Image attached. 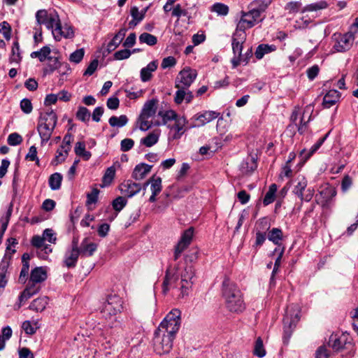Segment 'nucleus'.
I'll return each instance as SVG.
<instances>
[{"label": "nucleus", "instance_id": "nucleus-45", "mask_svg": "<svg viewBox=\"0 0 358 358\" xmlns=\"http://www.w3.org/2000/svg\"><path fill=\"white\" fill-rule=\"evenodd\" d=\"M210 10L216 13L218 15L225 16L229 13V7L222 3H215L212 6Z\"/></svg>", "mask_w": 358, "mask_h": 358}, {"label": "nucleus", "instance_id": "nucleus-53", "mask_svg": "<svg viewBox=\"0 0 358 358\" xmlns=\"http://www.w3.org/2000/svg\"><path fill=\"white\" fill-rule=\"evenodd\" d=\"M84 54L85 51L83 48L78 49L70 55L69 60L71 62L78 64L82 61Z\"/></svg>", "mask_w": 358, "mask_h": 358}, {"label": "nucleus", "instance_id": "nucleus-26", "mask_svg": "<svg viewBox=\"0 0 358 358\" xmlns=\"http://www.w3.org/2000/svg\"><path fill=\"white\" fill-rule=\"evenodd\" d=\"M158 66L157 61L150 62L145 67L141 70V79L143 82L149 81L152 75V72L155 71Z\"/></svg>", "mask_w": 358, "mask_h": 358}, {"label": "nucleus", "instance_id": "nucleus-39", "mask_svg": "<svg viewBox=\"0 0 358 358\" xmlns=\"http://www.w3.org/2000/svg\"><path fill=\"white\" fill-rule=\"evenodd\" d=\"M11 52L12 55L9 58L10 63H20L22 59V57L20 55V45L17 41L13 42Z\"/></svg>", "mask_w": 358, "mask_h": 358}, {"label": "nucleus", "instance_id": "nucleus-13", "mask_svg": "<svg viewBox=\"0 0 358 358\" xmlns=\"http://www.w3.org/2000/svg\"><path fill=\"white\" fill-rule=\"evenodd\" d=\"M52 34L54 38L57 41H59L62 37L71 38L74 36V31L72 27L67 25L62 27L60 21L57 24L56 27L52 29Z\"/></svg>", "mask_w": 358, "mask_h": 358}, {"label": "nucleus", "instance_id": "nucleus-14", "mask_svg": "<svg viewBox=\"0 0 358 358\" xmlns=\"http://www.w3.org/2000/svg\"><path fill=\"white\" fill-rule=\"evenodd\" d=\"M120 189L122 194L128 197H132L141 190V185L131 180H127L120 185Z\"/></svg>", "mask_w": 358, "mask_h": 358}, {"label": "nucleus", "instance_id": "nucleus-49", "mask_svg": "<svg viewBox=\"0 0 358 358\" xmlns=\"http://www.w3.org/2000/svg\"><path fill=\"white\" fill-rule=\"evenodd\" d=\"M76 116L78 120L85 122L90 120V113L87 108L84 106H80Z\"/></svg>", "mask_w": 358, "mask_h": 358}, {"label": "nucleus", "instance_id": "nucleus-4", "mask_svg": "<svg viewBox=\"0 0 358 358\" xmlns=\"http://www.w3.org/2000/svg\"><path fill=\"white\" fill-rule=\"evenodd\" d=\"M175 338L173 336L155 330L152 339V346L155 353L159 355L169 354L173 348Z\"/></svg>", "mask_w": 358, "mask_h": 358}, {"label": "nucleus", "instance_id": "nucleus-50", "mask_svg": "<svg viewBox=\"0 0 358 358\" xmlns=\"http://www.w3.org/2000/svg\"><path fill=\"white\" fill-rule=\"evenodd\" d=\"M321 147V145L318 143H315L308 152L306 153V149L302 150L300 152V157L302 158V159L306 162Z\"/></svg>", "mask_w": 358, "mask_h": 358}, {"label": "nucleus", "instance_id": "nucleus-42", "mask_svg": "<svg viewBox=\"0 0 358 358\" xmlns=\"http://www.w3.org/2000/svg\"><path fill=\"white\" fill-rule=\"evenodd\" d=\"M139 41L141 43H146L148 45L152 46L157 44V38L152 34L144 32L140 35Z\"/></svg>", "mask_w": 358, "mask_h": 358}, {"label": "nucleus", "instance_id": "nucleus-10", "mask_svg": "<svg viewBox=\"0 0 358 358\" xmlns=\"http://www.w3.org/2000/svg\"><path fill=\"white\" fill-rule=\"evenodd\" d=\"M36 19L38 26L44 24L47 29L52 31L60 20L57 14H48L45 10H38L36 13Z\"/></svg>", "mask_w": 358, "mask_h": 358}, {"label": "nucleus", "instance_id": "nucleus-17", "mask_svg": "<svg viewBox=\"0 0 358 358\" xmlns=\"http://www.w3.org/2000/svg\"><path fill=\"white\" fill-rule=\"evenodd\" d=\"M178 280V275L176 271L168 268L166 271L165 277L162 283V292L166 294L169 290V285L175 284Z\"/></svg>", "mask_w": 358, "mask_h": 358}, {"label": "nucleus", "instance_id": "nucleus-57", "mask_svg": "<svg viewBox=\"0 0 358 358\" xmlns=\"http://www.w3.org/2000/svg\"><path fill=\"white\" fill-rule=\"evenodd\" d=\"M7 141L10 145L15 146L22 142V138L17 133H12L8 136Z\"/></svg>", "mask_w": 358, "mask_h": 358}, {"label": "nucleus", "instance_id": "nucleus-9", "mask_svg": "<svg viewBox=\"0 0 358 358\" xmlns=\"http://www.w3.org/2000/svg\"><path fill=\"white\" fill-rule=\"evenodd\" d=\"M197 76L196 71L189 67H185L180 71L175 82L176 88H189Z\"/></svg>", "mask_w": 358, "mask_h": 358}, {"label": "nucleus", "instance_id": "nucleus-19", "mask_svg": "<svg viewBox=\"0 0 358 358\" xmlns=\"http://www.w3.org/2000/svg\"><path fill=\"white\" fill-rule=\"evenodd\" d=\"M152 168V165L141 163L135 166L132 173V178L136 180H141L150 172Z\"/></svg>", "mask_w": 358, "mask_h": 358}, {"label": "nucleus", "instance_id": "nucleus-21", "mask_svg": "<svg viewBox=\"0 0 358 358\" xmlns=\"http://www.w3.org/2000/svg\"><path fill=\"white\" fill-rule=\"evenodd\" d=\"M341 93L336 90H329L324 96L322 105L324 108H329L335 105L340 99Z\"/></svg>", "mask_w": 358, "mask_h": 358}, {"label": "nucleus", "instance_id": "nucleus-28", "mask_svg": "<svg viewBox=\"0 0 358 358\" xmlns=\"http://www.w3.org/2000/svg\"><path fill=\"white\" fill-rule=\"evenodd\" d=\"M48 303V298L47 296L38 297L31 303L29 309L36 312H42L45 309Z\"/></svg>", "mask_w": 358, "mask_h": 358}, {"label": "nucleus", "instance_id": "nucleus-47", "mask_svg": "<svg viewBox=\"0 0 358 358\" xmlns=\"http://www.w3.org/2000/svg\"><path fill=\"white\" fill-rule=\"evenodd\" d=\"M253 353L259 357H263L266 355V350L264 348L263 341L260 337H258L255 341Z\"/></svg>", "mask_w": 358, "mask_h": 358}, {"label": "nucleus", "instance_id": "nucleus-51", "mask_svg": "<svg viewBox=\"0 0 358 358\" xmlns=\"http://www.w3.org/2000/svg\"><path fill=\"white\" fill-rule=\"evenodd\" d=\"M266 238V234L265 232L257 231L255 236V242L252 245V248L255 250V253L257 252L258 248L262 246Z\"/></svg>", "mask_w": 358, "mask_h": 358}, {"label": "nucleus", "instance_id": "nucleus-23", "mask_svg": "<svg viewBox=\"0 0 358 358\" xmlns=\"http://www.w3.org/2000/svg\"><path fill=\"white\" fill-rule=\"evenodd\" d=\"M187 123L186 118L184 116H180L176 121L173 125H168V127L172 130H174L176 132L173 134V138L174 139L180 138L182 135L184 134L185 130L184 127Z\"/></svg>", "mask_w": 358, "mask_h": 358}, {"label": "nucleus", "instance_id": "nucleus-8", "mask_svg": "<svg viewBox=\"0 0 358 358\" xmlns=\"http://www.w3.org/2000/svg\"><path fill=\"white\" fill-rule=\"evenodd\" d=\"M335 42L333 48L336 52H344L349 50L353 44L355 37L352 31L344 34H334Z\"/></svg>", "mask_w": 358, "mask_h": 358}, {"label": "nucleus", "instance_id": "nucleus-27", "mask_svg": "<svg viewBox=\"0 0 358 358\" xmlns=\"http://www.w3.org/2000/svg\"><path fill=\"white\" fill-rule=\"evenodd\" d=\"M283 238L282 231L279 228H273L268 233V239L281 248V241Z\"/></svg>", "mask_w": 358, "mask_h": 358}, {"label": "nucleus", "instance_id": "nucleus-5", "mask_svg": "<svg viewBox=\"0 0 358 358\" xmlns=\"http://www.w3.org/2000/svg\"><path fill=\"white\" fill-rule=\"evenodd\" d=\"M122 303V300L119 296L116 294L108 296L101 310L103 317L106 320L112 319L113 317L115 318V315L123 308Z\"/></svg>", "mask_w": 358, "mask_h": 358}, {"label": "nucleus", "instance_id": "nucleus-44", "mask_svg": "<svg viewBox=\"0 0 358 358\" xmlns=\"http://www.w3.org/2000/svg\"><path fill=\"white\" fill-rule=\"evenodd\" d=\"M308 182L307 180L303 177L301 178L297 185H296L293 189V193L296 195L299 198L302 196L303 192L305 191L307 187Z\"/></svg>", "mask_w": 358, "mask_h": 358}, {"label": "nucleus", "instance_id": "nucleus-22", "mask_svg": "<svg viewBox=\"0 0 358 358\" xmlns=\"http://www.w3.org/2000/svg\"><path fill=\"white\" fill-rule=\"evenodd\" d=\"M41 289L40 285H31L29 283L27 284L26 288L23 290V292L20 294L19 296L20 305L19 307L21 306V303L24 301H26L29 298H31L34 294H37Z\"/></svg>", "mask_w": 358, "mask_h": 358}, {"label": "nucleus", "instance_id": "nucleus-58", "mask_svg": "<svg viewBox=\"0 0 358 358\" xmlns=\"http://www.w3.org/2000/svg\"><path fill=\"white\" fill-rule=\"evenodd\" d=\"M131 55V50L125 48L115 52L113 57L115 60H122L128 59Z\"/></svg>", "mask_w": 358, "mask_h": 358}, {"label": "nucleus", "instance_id": "nucleus-36", "mask_svg": "<svg viewBox=\"0 0 358 358\" xmlns=\"http://www.w3.org/2000/svg\"><path fill=\"white\" fill-rule=\"evenodd\" d=\"M158 115L162 118V124L166 125L169 121H176L178 117V114L173 110H169L166 111H159Z\"/></svg>", "mask_w": 358, "mask_h": 358}, {"label": "nucleus", "instance_id": "nucleus-61", "mask_svg": "<svg viewBox=\"0 0 358 358\" xmlns=\"http://www.w3.org/2000/svg\"><path fill=\"white\" fill-rule=\"evenodd\" d=\"M43 238L44 241L48 240L51 243H55L57 241L56 234L52 229H45L43 233Z\"/></svg>", "mask_w": 358, "mask_h": 358}, {"label": "nucleus", "instance_id": "nucleus-64", "mask_svg": "<svg viewBox=\"0 0 358 358\" xmlns=\"http://www.w3.org/2000/svg\"><path fill=\"white\" fill-rule=\"evenodd\" d=\"M351 317L352 319V325L353 329L358 334V306L354 309L351 313Z\"/></svg>", "mask_w": 358, "mask_h": 358}, {"label": "nucleus", "instance_id": "nucleus-43", "mask_svg": "<svg viewBox=\"0 0 358 358\" xmlns=\"http://www.w3.org/2000/svg\"><path fill=\"white\" fill-rule=\"evenodd\" d=\"M257 162L254 158H250V162L244 161L241 164V169L243 173H249L253 171L257 168Z\"/></svg>", "mask_w": 358, "mask_h": 358}, {"label": "nucleus", "instance_id": "nucleus-40", "mask_svg": "<svg viewBox=\"0 0 358 358\" xmlns=\"http://www.w3.org/2000/svg\"><path fill=\"white\" fill-rule=\"evenodd\" d=\"M276 191L277 185L275 184H272L269 186L268 191L266 193V195L263 200L264 206H268V204L274 201Z\"/></svg>", "mask_w": 358, "mask_h": 358}, {"label": "nucleus", "instance_id": "nucleus-54", "mask_svg": "<svg viewBox=\"0 0 358 358\" xmlns=\"http://www.w3.org/2000/svg\"><path fill=\"white\" fill-rule=\"evenodd\" d=\"M257 231L266 232L270 229V222L268 217H262L257 222Z\"/></svg>", "mask_w": 358, "mask_h": 358}, {"label": "nucleus", "instance_id": "nucleus-46", "mask_svg": "<svg viewBox=\"0 0 358 358\" xmlns=\"http://www.w3.org/2000/svg\"><path fill=\"white\" fill-rule=\"evenodd\" d=\"M162 178L160 177L155 178L153 176L150 178V189L155 194H158L162 191Z\"/></svg>", "mask_w": 358, "mask_h": 358}, {"label": "nucleus", "instance_id": "nucleus-12", "mask_svg": "<svg viewBox=\"0 0 358 358\" xmlns=\"http://www.w3.org/2000/svg\"><path fill=\"white\" fill-rule=\"evenodd\" d=\"M299 320V317L298 313L294 315L289 314L287 312L286 315L283 318V324H284V343H287L289 338L291 337L292 331L294 328L296 327L297 322Z\"/></svg>", "mask_w": 358, "mask_h": 358}, {"label": "nucleus", "instance_id": "nucleus-2", "mask_svg": "<svg viewBox=\"0 0 358 358\" xmlns=\"http://www.w3.org/2000/svg\"><path fill=\"white\" fill-rule=\"evenodd\" d=\"M57 122V116L52 110L41 114L37 130L42 144L50 140Z\"/></svg>", "mask_w": 358, "mask_h": 358}, {"label": "nucleus", "instance_id": "nucleus-34", "mask_svg": "<svg viewBox=\"0 0 358 358\" xmlns=\"http://www.w3.org/2000/svg\"><path fill=\"white\" fill-rule=\"evenodd\" d=\"M63 176L59 173L52 174L48 180V183L52 190H57L60 189Z\"/></svg>", "mask_w": 358, "mask_h": 358}, {"label": "nucleus", "instance_id": "nucleus-48", "mask_svg": "<svg viewBox=\"0 0 358 358\" xmlns=\"http://www.w3.org/2000/svg\"><path fill=\"white\" fill-rule=\"evenodd\" d=\"M149 118L150 117H144L141 115H139L137 123L139 124L138 127L140 130L145 131L152 127V122L149 121Z\"/></svg>", "mask_w": 358, "mask_h": 358}, {"label": "nucleus", "instance_id": "nucleus-35", "mask_svg": "<svg viewBox=\"0 0 358 358\" xmlns=\"http://www.w3.org/2000/svg\"><path fill=\"white\" fill-rule=\"evenodd\" d=\"M242 34H239V36L241 37V41H238L236 38L233 37L232 38V50L233 53L235 56H243L242 55V50H243V43L245 41V36H241Z\"/></svg>", "mask_w": 358, "mask_h": 358}, {"label": "nucleus", "instance_id": "nucleus-37", "mask_svg": "<svg viewBox=\"0 0 358 358\" xmlns=\"http://www.w3.org/2000/svg\"><path fill=\"white\" fill-rule=\"evenodd\" d=\"M115 169L114 166H110L108 167L102 178V185H101V187L108 186L111 184L113 180L115 178Z\"/></svg>", "mask_w": 358, "mask_h": 358}, {"label": "nucleus", "instance_id": "nucleus-55", "mask_svg": "<svg viewBox=\"0 0 358 358\" xmlns=\"http://www.w3.org/2000/svg\"><path fill=\"white\" fill-rule=\"evenodd\" d=\"M0 32L6 40H9L11 36V27L8 22L3 21L0 23Z\"/></svg>", "mask_w": 358, "mask_h": 358}, {"label": "nucleus", "instance_id": "nucleus-32", "mask_svg": "<svg viewBox=\"0 0 358 358\" xmlns=\"http://www.w3.org/2000/svg\"><path fill=\"white\" fill-rule=\"evenodd\" d=\"M275 252H278V255L275 260L274 266H273V271L271 273V283L274 281L275 274L278 271V269L280 266L281 259H282V257L285 252V247L282 246L281 248H276L273 250V253H275Z\"/></svg>", "mask_w": 358, "mask_h": 358}, {"label": "nucleus", "instance_id": "nucleus-60", "mask_svg": "<svg viewBox=\"0 0 358 358\" xmlns=\"http://www.w3.org/2000/svg\"><path fill=\"white\" fill-rule=\"evenodd\" d=\"M99 190L97 188H94L90 193L87 194V205L95 203L98 201V195Z\"/></svg>", "mask_w": 358, "mask_h": 358}, {"label": "nucleus", "instance_id": "nucleus-7", "mask_svg": "<svg viewBox=\"0 0 358 358\" xmlns=\"http://www.w3.org/2000/svg\"><path fill=\"white\" fill-rule=\"evenodd\" d=\"M80 255L78 239L73 238L71 247L65 252L63 259V266L68 268H75L77 265Z\"/></svg>", "mask_w": 358, "mask_h": 358}, {"label": "nucleus", "instance_id": "nucleus-41", "mask_svg": "<svg viewBox=\"0 0 358 358\" xmlns=\"http://www.w3.org/2000/svg\"><path fill=\"white\" fill-rule=\"evenodd\" d=\"M328 7V3L325 1H320L316 3H310L304 7L303 12H311V11H317L318 10H322L327 8Z\"/></svg>", "mask_w": 358, "mask_h": 358}, {"label": "nucleus", "instance_id": "nucleus-3", "mask_svg": "<svg viewBox=\"0 0 358 358\" xmlns=\"http://www.w3.org/2000/svg\"><path fill=\"white\" fill-rule=\"evenodd\" d=\"M180 310H172L161 322L156 330L176 337L180 327Z\"/></svg>", "mask_w": 358, "mask_h": 358}, {"label": "nucleus", "instance_id": "nucleus-29", "mask_svg": "<svg viewBox=\"0 0 358 358\" xmlns=\"http://www.w3.org/2000/svg\"><path fill=\"white\" fill-rule=\"evenodd\" d=\"M262 10H260L259 8H253L248 13H243V16L246 17H251V20H248V27L251 28L258 22V18L260 17Z\"/></svg>", "mask_w": 358, "mask_h": 358}, {"label": "nucleus", "instance_id": "nucleus-38", "mask_svg": "<svg viewBox=\"0 0 358 358\" xmlns=\"http://www.w3.org/2000/svg\"><path fill=\"white\" fill-rule=\"evenodd\" d=\"M108 122L113 127H122L128 122V118L125 115H122L119 117L112 116L109 118Z\"/></svg>", "mask_w": 358, "mask_h": 358}, {"label": "nucleus", "instance_id": "nucleus-15", "mask_svg": "<svg viewBox=\"0 0 358 358\" xmlns=\"http://www.w3.org/2000/svg\"><path fill=\"white\" fill-rule=\"evenodd\" d=\"M47 271L45 267H36L31 270L28 283L36 285L41 283L47 279Z\"/></svg>", "mask_w": 358, "mask_h": 358}, {"label": "nucleus", "instance_id": "nucleus-30", "mask_svg": "<svg viewBox=\"0 0 358 358\" xmlns=\"http://www.w3.org/2000/svg\"><path fill=\"white\" fill-rule=\"evenodd\" d=\"M159 138V132L158 131H154L148 134L147 136L141 139V143L146 147H152L155 145Z\"/></svg>", "mask_w": 358, "mask_h": 358}, {"label": "nucleus", "instance_id": "nucleus-18", "mask_svg": "<svg viewBox=\"0 0 358 358\" xmlns=\"http://www.w3.org/2000/svg\"><path fill=\"white\" fill-rule=\"evenodd\" d=\"M97 249V244L94 243H90L88 238H85L79 248L80 254L83 257H91Z\"/></svg>", "mask_w": 358, "mask_h": 358}, {"label": "nucleus", "instance_id": "nucleus-63", "mask_svg": "<svg viewBox=\"0 0 358 358\" xmlns=\"http://www.w3.org/2000/svg\"><path fill=\"white\" fill-rule=\"evenodd\" d=\"M134 145V141L131 138H124L121 141L120 149L123 152L130 150Z\"/></svg>", "mask_w": 358, "mask_h": 358}, {"label": "nucleus", "instance_id": "nucleus-24", "mask_svg": "<svg viewBox=\"0 0 358 358\" xmlns=\"http://www.w3.org/2000/svg\"><path fill=\"white\" fill-rule=\"evenodd\" d=\"M219 115L220 113L215 111L208 110L201 114H196L194 117L195 120L199 122L197 126L200 127L216 119Z\"/></svg>", "mask_w": 358, "mask_h": 358}, {"label": "nucleus", "instance_id": "nucleus-56", "mask_svg": "<svg viewBox=\"0 0 358 358\" xmlns=\"http://www.w3.org/2000/svg\"><path fill=\"white\" fill-rule=\"evenodd\" d=\"M193 234H194V229L192 227H189L187 229H186L185 231H184V232L182 233V234L180 237V241L183 243H185L188 245H190L192 237H193Z\"/></svg>", "mask_w": 358, "mask_h": 358}, {"label": "nucleus", "instance_id": "nucleus-11", "mask_svg": "<svg viewBox=\"0 0 358 358\" xmlns=\"http://www.w3.org/2000/svg\"><path fill=\"white\" fill-rule=\"evenodd\" d=\"M328 345L335 351L349 349L352 346L348 334H332L329 339Z\"/></svg>", "mask_w": 358, "mask_h": 358}, {"label": "nucleus", "instance_id": "nucleus-62", "mask_svg": "<svg viewBox=\"0 0 358 358\" xmlns=\"http://www.w3.org/2000/svg\"><path fill=\"white\" fill-rule=\"evenodd\" d=\"M20 108L25 114H29L33 109L31 101L29 99H23L20 101Z\"/></svg>", "mask_w": 358, "mask_h": 358}, {"label": "nucleus", "instance_id": "nucleus-20", "mask_svg": "<svg viewBox=\"0 0 358 358\" xmlns=\"http://www.w3.org/2000/svg\"><path fill=\"white\" fill-rule=\"evenodd\" d=\"M127 31V29L126 28H122L113 36L112 40L107 45L106 51L108 53H110L120 45L125 36Z\"/></svg>", "mask_w": 358, "mask_h": 358}, {"label": "nucleus", "instance_id": "nucleus-16", "mask_svg": "<svg viewBox=\"0 0 358 358\" xmlns=\"http://www.w3.org/2000/svg\"><path fill=\"white\" fill-rule=\"evenodd\" d=\"M10 266V260L4 257L0 262V291L3 290L8 280V267Z\"/></svg>", "mask_w": 358, "mask_h": 358}, {"label": "nucleus", "instance_id": "nucleus-6", "mask_svg": "<svg viewBox=\"0 0 358 358\" xmlns=\"http://www.w3.org/2000/svg\"><path fill=\"white\" fill-rule=\"evenodd\" d=\"M181 281L180 287L182 296L187 295L189 291L192 289L194 283L195 271L192 265H186L184 270L180 273Z\"/></svg>", "mask_w": 358, "mask_h": 358}, {"label": "nucleus", "instance_id": "nucleus-59", "mask_svg": "<svg viewBox=\"0 0 358 358\" xmlns=\"http://www.w3.org/2000/svg\"><path fill=\"white\" fill-rule=\"evenodd\" d=\"M25 158L26 159H29L32 162L35 161L36 164L39 166V159L37 157V150L34 145H32L29 148V152L27 154Z\"/></svg>", "mask_w": 358, "mask_h": 358}, {"label": "nucleus", "instance_id": "nucleus-52", "mask_svg": "<svg viewBox=\"0 0 358 358\" xmlns=\"http://www.w3.org/2000/svg\"><path fill=\"white\" fill-rule=\"evenodd\" d=\"M127 201L123 196H118L114 199L112 202L113 209L117 211H121L124 207L127 205Z\"/></svg>", "mask_w": 358, "mask_h": 358}, {"label": "nucleus", "instance_id": "nucleus-25", "mask_svg": "<svg viewBox=\"0 0 358 358\" xmlns=\"http://www.w3.org/2000/svg\"><path fill=\"white\" fill-rule=\"evenodd\" d=\"M157 102L158 101L156 99H152L151 100L146 101L143 105V107L140 115H141L144 117H153L157 112Z\"/></svg>", "mask_w": 358, "mask_h": 358}, {"label": "nucleus", "instance_id": "nucleus-33", "mask_svg": "<svg viewBox=\"0 0 358 358\" xmlns=\"http://www.w3.org/2000/svg\"><path fill=\"white\" fill-rule=\"evenodd\" d=\"M48 61L49 63L47 67L43 69V73L45 75L52 73L55 70L59 69L62 66V63L59 62L58 57H50Z\"/></svg>", "mask_w": 358, "mask_h": 358}, {"label": "nucleus", "instance_id": "nucleus-31", "mask_svg": "<svg viewBox=\"0 0 358 358\" xmlns=\"http://www.w3.org/2000/svg\"><path fill=\"white\" fill-rule=\"evenodd\" d=\"M275 50L276 47L274 45L261 44L257 48L255 55L257 59H261L266 54L270 53Z\"/></svg>", "mask_w": 358, "mask_h": 358}, {"label": "nucleus", "instance_id": "nucleus-1", "mask_svg": "<svg viewBox=\"0 0 358 358\" xmlns=\"http://www.w3.org/2000/svg\"><path fill=\"white\" fill-rule=\"evenodd\" d=\"M222 291L227 308L229 311L239 313L245 309V306L241 290L228 278H225L222 282Z\"/></svg>", "mask_w": 358, "mask_h": 358}]
</instances>
